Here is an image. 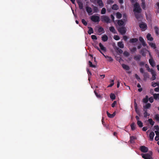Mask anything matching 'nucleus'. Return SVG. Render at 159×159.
Listing matches in <instances>:
<instances>
[{
  "label": "nucleus",
  "mask_w": 159,
  "mask_h": 159,
  "mask_svg": "<svg viewBox=\"0 0 159 159\" xmlns=\"http://www.w3.org/2000/svg\"><path fill=\"white\" fill-rule=\"evenodd\" d=\"M139 27L141 28L142 31H144L146 29L147 26L146 24L144 23H142L139 25Z\"/></svg>",
  "instance_id": "obj_8"
},
{
  "label": "nucleus",
  "mask_w": 159,
  "mask_h": 159,
  "mask_svg": "<svg viewBox=\"0 0 159 159\" xmlns=\"http://www.w3.org/2000/svg\"><path fill=\"white\" fill-rule=\"evenodd\" d=\"M133 11L135 14L136 18L138 19L139 17L137 15V13H140L141 11V9L140 8L139 4L138 3H136L134 4V7Z\"/></svg>",
  "instance_id": "obj_1"
},
{
  "label": "nucleus",
  "mask_w": 159,
  "mask_h": 159,
  "mask_svg": "<svg viewBox=\"0 0 159 159\" xmlns=\"http://www.w3.org/2000/svg\"><path fill=\"white\" fill-rule=\"evenodd\" d=\"M116 17L117 19H120L122 17V15L120 13L118 12L116 13Z\"/></svg>",
  "instance_id": "obj_26"
},
{
  "label": "nucleus",
  "mask_w": 159,
  "mask_h": 159,
  "mask_svg": "<svg viewBox=\"0 0 159 159\" xmlns=\"http://www.w3.org/2000/svg\"><path fill=\"white\" fill-rule=\"evenodd\" d=\"M140 71L141 73H144V70L142 68L140 69Z\"/></svg>",
  "instance_id": "obj_63"
},
{
  "label": "nucleus",
  "mask_w": 159,
  "mask_h": 159,
  "mask_svg": "<svg viewBox=\"0 0 159 159\" xmlns=\"http://www.w3.org/2000/svg\"><path fill=\"white\" fill-rule=\"evenodd\" d=\"M89 66L91 67H92L93 68L96 67L95 66L93 65L92 62L91 61H89Z\"/></svg>",
  "instance_id": "obj_38"
},
{
  "label": "nucleus",
  "mask_w": 159,
  "mask_h": 159,
  "mask_svg": "<svg viewBox=\"0 0 159 159\" xmlns=\"http://www.w3.org/2000/svg\"><path fill=\"white\" fill-rule=\"evenodd\" d=\"M150 106L151 104L150 103H148L146 104L145 106L143 107L144 110L145 111V109L148 108L150 107Z\"/></svg>",
  "instance_id": "obj_33"
},
{
  "label": "nucleus",
  "mask_w": 159,
  "mask_h": 159,
  "mask_svg": "<svg viewBox=\"0 0 159 159\" xmlns=\"http://www.w3.org/2000/svg\"><path fill=\"white\" fill-rule=\"evenodd\" d=\"M86 10L89 15H90L91 14L92 9L91 7H86Z\"/></svg>",
  "instance_id": "obj_12"
},
{
  "label": "nucleus",
  "mask_w": 159,
  "mask_h": 159,
  "mask_svg": "<svg viewBox=\"0 0 159 159\" xmlns=\"http://www.w3.org/2000/svg\"><path fill=\"white\" fill-rule=\"evenodd\" d=\"M148 96H146L144 98L143 100V102L146 103L148 102Z\"/></svg>",
  "instance_id": "obj_25"
},
{
  "label": "nucleus",
  "mask_w": 159,
  "mask_h": 159,
  "mask_svg": "<svg viewBox=\"0 0 159 159\" xmlns=\"http://www.w3.org/2000/svg\"><path fill=\"white\" fill-rule=\"evenodd\" d=\"M122 66L123 68L124 69H125V70H129V67L128 66H127L125 64H122Z\"/></svg>",
  "instance_id": "obj_23"
},
{
  "label": "nucleus",
  "mask_w": 159,
  "mask_h": 159,
  "mask_svg": "<svg viewBox=\"0 0 159 159\" xmlns=\"http://www.w3.org/2000/svg\"><path fill=\"white\" fill-rule=\"evenodd\" d=\"M134 107H135V111L137 113H138V110H137V104L136 103V102L135 99H134Z\"/></svg>",
  "instance_id": "obj_40"
},
{
  "label": "nucleus",
  "mask_w": 159,
  "mask_h": 159,
  "mask_svg": "<svg viewBox=\"0 0 159 159\" xmlns=\"http://www.w3.org/2000/svg\"><path fill=\"white\" fill-rule=\"evenodd\" d=\"M131 127L132 130H134L135 129V126L134 123H133L131 125Z\"/></svg>",
  "instance_id": "obj_35"
},
{
  "label": "nucleus",
  "mask_w": 159,
  "mask_h": 159,
  "mask_svg": "<svg viewBox=\"0 0 159 159\" xmlns=\"http://www.w3.org/2000/svg\"><path fill=\"white\" fill-rule=\"evenodd\" d=\"M94 93L95 95L98 98H102V96L99 94H98L97 93L95 92V91H94Z\"/></svg>",
  "instance_id": "obj_42"
},
{
  "label": "nucleus",
  "mask_w": 159,
  "mask_h": 159,
  "mask_svg": "<svg viewBox=\"0 0 159 159\" xmlns=\"http://www.w3.org/2000/svg\"><path fill=\"white\" fill-rule=\"evenodd\" d=\"M149 101L151 103H152L153 101V98L152 97H150L149 98Z\"/></svg>",
  "instance_id": "obj_49"
},
{
  "label": "nucleus",
  "mask_w": 159,
  "mask_h": 159,
  "mask_svg": "<svg viewBox=\"0 0 159 159\" xmlns=\"http://www.w3.org/2000/svg\"><path fill=\"white\" fill-rule=\"evenodd\" d=\"M136 139V137L134 136H131L130 137V142L131 143L134 142V140Z\"/></svg>",
  "instance_id": "obj_27"
},
{
  "label": "nucleus",
  "mask_w": 159,
  "mask_h": 159,
  "mask_svg": "<svg viewBox=\"0 0 159 159\" xmlns=\"http://www.w3.org/2000/svg\"><path fill=\"white\" fill-rule=\"evenodd\" d=\"M153 95L155 99H159V93H155L153 94Z\"/></svg>",
  "instance_id": "obj_24"
},
{
  "label": "nucleus",
  "mask_w": 159,
  "mask_h": 159,
  "mask_svg": "<svg viewBox=\"0 0 159 159\" xmlns=\"http://www.w3.org/2000/svg\"><path fill=\"white\" fill-rule=\"evenodd\" d=\"M118 8V6L116 4H114L112 6V9L113 10H116Z\"/></svg>",
  "instance_id": "obj_31"
},
{
  "label": "nucleus",
  "mask_w": 159,
  "mask_h": 159,
  "mask_svg": "<svg viewBox=\"0 0 159 159\" xmlns=\"http://www.w3.org/2000/svg\"><path fill=\"white\" fill-rule=\"evenodd\" d=\"M154 30L155 31L156 33L157 34H159V29L157 27H154Z\"/></svg>",
  "instance_id": "obj_36"
},
{
  "label": "nucleus",
  "mask_w": 159,
  "mask_h": 159,
  "mask_svg": "<svg viewBox=\"0 0 159 159\" xmlns=\"http://www.w3.org/2000/svg\"><path fill=\"white\" fill-rule=\"evenodd\" d=\"M143 76H144V80H146L147 78H149V75L146 73H145L143 74Z\"/></svg>",
  "instance_id": "obj_21"
},
{
  "label": "nucleus",
  "mask_w": 159,
  "mask_h": 159,
  "mask_svg": "<svg viewBox=\"0 0 159 159\" xmlns=\"http://www.w3.org/2000/svg\"><path fill=\"white\" fill-rule=\"evenodd\" d=\"M155 135V134L154 132H151L149 135V137L150 138V140L151 141H152L153 139V138Z\"/></svg>",
  "instance_id": "obj_13"
},
{
  "label": "nucleus",
  "mask_w": 159,
  "mask_h": 159,
  "mask_svg": "<svg viewBox=\"0 0 159 159\" xmlns=\"http://www.w3.org/2000/svg\"><path fill=\"white\" fill-rule=\"evenodd\" d=\"M118 46L121 48H123L124 47V45L122 42H120L118 43Z\"/></svg>",
  "instance_id": "obj_22"
},
{
  "label": "nucleus",
  "mask_w": 159,
  "mask_h": 159,
  "mask_svg": "<svg viewBox=\"0 0 159 159\" xmlns=\"http://www.w3.org/2000/svg\"><path fill=\"white\" fill-rule=\"evenodd\" d=\"M82 23L85 25H86L87 24V23L84 19H83L82 20Z\"/></svg>",
  "instance_id": "obj_48"
},
{
  "label": "nucleus",
  "mask_w": 159,
  "mask_h": 159,
  "mask_svg": "<svg viewBox=\"0 0 159 159\" xmlns=\"http://www.w3.org/2000/svg\"><path fill=\"white\" fill-rule=\"evenodd\" d=\"M148 121L150 124L153 125L154 124V122L153 121L152 119H148Z\"/></svg>",
  "instance_id": "obj_37"
},
{
  "label": "nucleus",
  "mask_w": 159,
  "mask_h": 159,
  "mask_svg": "<svg viewBox=\"0 0 159 159\" xmlns=\"http://www.w3.org/2000/svg\"><path fill=\"white\" fill-rule=\"evenodd\" d=\"M138 41V39L136 38L132 39L130 40V42L131 43H134Z\"/></svg>",
  "instance_id": "obj_34"
},
{
  "label": "nucleus",
  "mask_w": 159,
  "mask_h": 159,
  "mask_svg": "<svg viewBox=\"0 0 159 159\" xmlns=\"http://www.w3.org/2000/svg\"><path fill=\"white\" fill-rule=\"evenodd\" d=\"M89 30L88 32V33L89 34H91L93 33V29L91 27H89Z\"/></svg>",
  "instance_id": "obj_28"
},
{
  "label": "nucleus",
  "mask_w": 159,
  "mask_h": 159,
  "mask_svg": "<svg viewBox=\"0 0 159 159\" xmlns=\"http://www.w3.org/2000/svg\"><path fill=\"white\" fill-rule=\"evenodd\" d=\"M149 45L151 47L153 48V49H155L156 48V45L155 43H149Z\"/></svg>",
  "instance_id": "obj_30"
},
{
  "label": "nucleus",
  "mask_w": 159,
  "mask_h": 159,
  "mask_svg": "<svg viewBox=\"0 0 159 159\" xmlns=\"http://www.w3.org/2000/svg\"><path fill=\"white\" fill-rule=\"evenodd\" d=\"M101 20L106 23H110V20L108 17L105 16H102L101 17Z\"/></svg>",
  "instance_id": "obj_6"
},
{
  "label": "nucleus",
  "mask_w": 159,
  "mask_h": 159,
  "mask_svg": "<svg viewBox=\"0 0 159 159\" xmlns=\"http://www.w3.org/2000/svg\"><path fill=\"white\" fill-rule=\"evenodd\" d=\"M149 61L150 65L152 67H154L155 66L154 62L152 58L150 59Z\"/></svg>",
  "instance_id": "obj_18"
},
{
  "label": "nucleus",
  "mask_w": 159,
  "mask_h": 159,
  "mask_svg": "<svg viewBox=\"0 0 159 159\" xmlns=\"http://www.w3.org/2000/svg\"><path fill=\"white\" fill-rule=\"evenodd\" d=\"M141 43H142L143 45L144 46H145L147 45V44H146V43L144 41H143V42H142Z\"/></svg>",
  "instance_id": "obj_61"
},
{
  "label": "nucleus",
  "mask_w": 159,
  "mask_h": 159,
  "mask_svg": "<svg viewBox=\"0 0 159 159\" xmlns=\"http://www.w3.org/2000/svg\"><path fill=\"white\" fill-rule=\"evenodd\" d=\"M91 38L93 39H95L96 40L97 39V38L96 36L95 35H92L91 36Z\"/></svg>",
  "instance_id": "obj_52"
},
{
  "label": "nucleus",
  "mask_w": 159,
  "mask_h": 159,
  "mask_svg": "<svg viewBox=\"0 0 159 159\" xmlns=\"http://www.w3.org/2000/svg\"><path fill=\"white\" fill-rule=\"evenodd\" d=\"M154 90L156 92H159V88L157 87V88H155V89Z\"/></svg>",
  "instance_id": "obj_59"
},
{
  "label": "nucleus",
  "mask_w": 159,
  "mask_h": 159,
  "mask_svg": "<svg viewBox=\"0 0 159 159\" xmlns=\"http://www.w3.org/2000/svg\"><path fill=\"white\" fill-rule=\"evenodd\" d=\"M155 132L156 135H159V132L158 131H155Z\"/></svg>",
  "instance_id": "obj_64"
},
{
  "label": "nucleus",
  "mask_w": 159,
  "mask_h": 159,
  "mask_svg": "<svg viewBox=\"0 0 159 159\" xmlns=\"http://www.w3.org/2000/svg\"><path fill=\"white\" fill-rule=\"evenodd\" d=\"M118 30L121 34H124L126 32V29L125 27H120L118 29Z\"/></svg>",
  "instance_id": "obj_7"
},
{
  "label": "nucleus",
  "mask_w": 159,
  "mask_h": 159,
  "mask_svg": "<svg viewBox=\"0 0 159 159\" xmlns=\"http://www.w3.org/2000/svg\"><path fill=\"white\" fill-rule=\"evenodd\" d=\"M93 10L95 12H97L98 11V8L96 7H93Z\"/></svg>",
  "instance_id": "obj_57"
},
{
  "label": "nucleus",
  "mask_w": 159,
  "mask_h": 159,
  "mask_svg": "<svg viewBox=\"0 0 159 159\" xmlns=\"http://www.w3.org/2000/svg\"><path fill=\"white\" fill-rule=\"evenodd\" d=\"M114 39L116 40H118L120 39V37L117 35H115L114 36Z\"/></svg>",
  "instance_id": "obj_47"
},
{
  "label": "nucleus",
  "mask_w": 159,
  "mask_h": 159,
  "mask_svg": "<svg viewBox=\"0 0 159 159\" xmlns=\"http://www.w3.org/2000/svg\"><path fill=\"white\" fill-rule=\"evenodd\" d=\"M114 1L113 0H108L107 1V3L109 4L113 3Z\"/></svg>",
  "instance_id": "obj_58"
},
{
  "label": "nucleus",
  "mask_w": 159,
  "mask_h": 159,
  "mask_svg": "<svg viewBox=\"0 0 159 159\" xmlns=\"http://www.w3.org/2000/svg\"><path fill=\"white\" fill-rule=\"evenodd\" d=\"M137 124L140 127H142L143 126V123L140 120L137 121Z\"/></svg>",
  "instance_id": "obj_29"
},
{
  "label": "nucleus",
  "mask_w": 159,
  "mask_h": 159,
  "mask_svg": "<svg viewBox=\"0 0 159 159\" xmlns=\"http://www.w3.org/2000/svg\"><path fill=\"white\" fill-rule=\"evenodd\" d=\"M139 41H140V42L142 43V42H143V41H144V40L143 39V38L142 37H140L139 38Z\"/></svg>",
  "instance_id": "obj_56"
},
{
  "label": "nucleus",
  "mask_w": 159,
  "mask_h": 159,
  "mask_svg": "<svg viewBox=\"0 0 159 159\" xmlns=\"http://www.w3.org/2000/svg\"><path fill=\"white\" fill-rule=\"evenodd\" d=\"M140 150L143 152H146L148 151V148L144 146H142L140 147Z\"/></svg>",
  "instance_id": "obj_10"
},
{
  "label": "nucleus",
  "mask_w": 159,
  "mask_h": 159,
  "mask_svg": "<svg viewBox=\"0 0 159 159\" xmlns=\"http://www.w3.org/2000/svg\"><path fill=\"white\" fill-rule=\"evenodd\" d=\"M99 45L101 49V51L102 50L104 52H106V48L104 47L101 43H100Z\"/></svg>",
  "instance_id": "obj_11"
},
{
  "label": "nucleus",
  "mask_w": 159,
  "mask_h": 159,
  "mask_svg": "<svg viewBox=\"0 0 159 159\" xmlns=\"http://www.w3.org/2000/svg\"><path fill=\"white\" fill-rule=\"evenodd\" d=\"M97 3L99 6L101 7H102L103 6V3L102 0H98Z\"/></svg>",
  "instance_id": "obj_17"
},
{
  "label": "nucleus",
  "mask_w": 159,
  "mask_h": 159,
  "mask_svg": "<svg viewBox=\"0 0 159 159\" xmlns=\"http://www.w3.org/2000/svg\"><path fill=\"white\" fill-rule=\"evenodd\" d=\"M106 12V9L104 8H102V10L101 11V14H103L105 13Z\"/></svg>",
  "instance_id": "obj_44"
},
{
  "label": "nucleus",
  "mask_w": 159,
  "mask_h": 159,
  "mask_svg": "<svg viewBox=\"0 0 159 159\" xmlns=\"http://www.w3.org/2000/svg\"><path fill=\"white\" fill-rule=\"evenodd\" d=\"M155 118L157 120H159V115H156L155 116Z\"/></svg>",
  "instance_id": "obj_51"
},
{
  "label": "nucleus",
  "mask_w": 159,
  "mask_h": 159,
  "mask_svg": "<svg viewBox=\"0 0 159 159\" xmlns=\"http://www.w3.org/2000/svg\"><path fill=\"white\" fill-rule=\"evenodd\" d=\"M152 86H153V87H155L157 85H158V84L157 83H155V82H153L152 83Z\"/></svg>",
  "instance_id": "obj_46"
},
{
  "label": "nucleus",
  "mask_w": 159,
  "mask_h": 159,
  "mask_svg": "<svg viewBox=\"0 0 159 159\" xmlns=\"http://www.w3.org/2000/svg\"><path fill=\"white\" fill-rule=\"evenodd\" d=\"M102 55L106 58L107 59V60L108 61H113V59L111 57H109L108 56H106L103 53L102 54Z\"/></svg>",
  "instance_id": "obj_15"
},
{
  "label": "nucleus",
  "mask_w": 159,
  "mask_h": 159,
  "mask_svg": "<svg viewBox=\"0 0 159 159\" xmlns=\"http://www.w3.org/2000/svg\"><path fill=\"white\" fill-rule=\"evenodd\" d=\"M73 4L75 3V0H70ZM77 2L78 3L79 8L80 9H81L83 8V6L82 2L80 0H76Z\"/></svg>",
  "instance_id": "obj_5"
},
{
  "label": "nucleus",
  "mask_w": 159,
  "mask_h": 159,
  "mask_svg": "<svg viewBox=\"0 0 159 159\" xmlns=\"http://www.w3.org/2000/svg\"><path fill=\"white\" fill-rule=\"evenodd\" d=\"M142 157L144 159H152V152H149L148 153L146 154H141Z\"/></svg>",
  "instance_id": "obj_2"
},
{
  "label": "nucleus",
  "mask_w": 159,
  "mask_h": 159,
  "mask_svg": "<svg viewBox=\"0 0 159 159\" xmlns=\"http://www.w3.org/2000/svg\"><path fill=\"white\" fill-rule=\"evenodd\" d=\"M148 70L151 72L152 75V77L151 78V80H154L156 79V72L154 70L150 69L149 67H148Z\"/></svg>",
  "instance_id": "obj_3"
},
{
  "label": "nucleus",
  "mask_w": 159,
  "mask_h": 159,
  "mask_svg": "<svg viewBox=\"0 0 159 159\" xmlns=\"http://www.w3.org/2000/svg\"><path fill=\"white\" fill-rule=\"evenodd\" d=\"M155 140L157 141L159 140V135H156L155 138Z\"/></svg>",
  "instance_id": "obj_55"
},
{
  "label": "nucleus",
  "mask_w": 159,
  "mask_h": 159,
  "mask_svg": "<svg viewBox=\"0 0 159 159\" xmlns=\"http://www.w3.org/2000/svg\"><path fill=\"white\" fill-rule=\"evenodd\" d=\"M116 104V101H114L113 103L111 104V107H114L115 105Z\"/></svg>",
  "instance_id": "obj_53"
},
{
  "label": "nucleus",
  "mask_w": 159,
  "mask_h": 159,
  "mask_svg": "<svg viewBox=\"0 0 159 159\" xmlns=\"http://www.w3.org/2000/svg\"><path fill=\"white\" fill-rule=\"evenodd\" d=\"M87 71L88 74L89 75H91V72L89 71V70L88 68L87 69Z\"/></svg>",
  "instance_id": "obj_60"
},
{
  "label": "nucleus",
  "mask_w": 159,
  "mask_h": 159,
  "mask_svg": "<svg viewBox=\"0 0 159 159\" xmlns=\"http://www.w3.org/2000/svg\"><path fill=\"white\" fill-rule=\"evenodd\" d=\"M107 113L108 117L111 118H113L116 115V112H114L112 114H111L108 111L107 112Z\"/></svg>",
  "instance_id": "obj_14"
},
{
  "label": "nucleus",
  "mask_w": 159,
  "mask_h": 159,
  "mask_svg": "<svg viewBox=\"0 0 159 159\" xmlns=\"http://www.w3.org/2000/svg\"><path fill=\"white\" fill-rule=\"evenodd\" d=\"M110 84L108 86V87H110L112 86L114 84V80H112L110 81Z\"/></svg>",
  "instance_id": "obj_39"
},
{
  "label": "nucleus",
  "mask_w": 159,
  "mask_h": 159,
  "mask_svg": "<svg viewBox=\"0 0 159 159\" xmlns=\"http://www.w3.org/2000/svg\"><path fill=\"white\" fill-rule=\"evenodd\" d=\"M147 129L148 128L147 127H144L143 128V131H146Z\"/></svg>",
  "instance_id": "obj_62"
},
{
  "label": "nucleus",
  "mask_w": 159,
  "mask_h": 159,
  "mask_svg": "<svg viewBox=\"0 0 159 159\" xmlns=\"http://www.w3.org/2000/svg\"><path fill=\"white\" fill-rule=\"evenodd\" d=\"M142 7L143 9H144L145 8V2L144 0H142Z\"/></svg>",
  "instance_id": "obj_43"
},
{
  "label": "nucleus",
  "mask_w": 159,
  "mask_h": 159,
  "mask_svg": "<svg viewBox=\"0 0 159 159\" xmlns=\"http://www.w3.org/2000/svg\"><path fill=\"white\" fill-rule=\"evenodd\" d=\"M147 38L148 40L152 41L153 40V38L151 36V34H148L147 36Z\"/></svg>",
  "instance_id": "obj_19"
},
{
  "label": "nucleus",
  "mask_w": 159,
  "mask_h": 159,
  "mask_svg": "<svg viewBox=\"0 0 159 159\" xmlns=\"http://www.w3.org/2000/svg\"><path fill=\"white\" fill-rule=\"evenodd\" d=\"M102 39L103 41L106 42L108 40V37L107 35H104L102 36Z\"/></svg>",
  "instance_id": "obj_20"
},
{
  "label": "nucleus",
  "mask_w": 159,
  "mask_h": 159,
  "mask_svg": "<svg viewBox=\"0 0 159 159\" xmlns=\"http://www.w3.org/2000/svg\"><path fill=\"white\" fill-rule=\"evenodd\" d=\"M109 30L111 32L115 34L116 33V31L114 27L113 26L110 27L109 28Z\"/></svg>",
  "instance_id": "obj_16"
},
{
  "label": "nucleus",
  "mask_w": 159,
  "mask_h": 159,
  "mask_svg": "<svg viewBox=\"0 0 159 159\" xmlns=\"http://www.w3.org/2000/svg\"><path fill=\"white\" fill-rule=\"evenodd\" d=\"M141 57V56L140 55H137L135 56L134 57V59L136 60H139Z\"/></svg>",
  "instance_id": "obj_41"
},
{
  "label": "nucleus",
  "mask_w": 159,
  "mask_h": 159,
  "mask_svg": "<svg viewBox=\"0 0 159 159\" xmlns=\"http://www.w3.org/2000/svg\"><path fill=\"white\" fill-rule=\"evenodd\" d=\"M98 31L100 32H101V33H104V31L102 27H100L98 29Z\"/></svg>",
  "instance_id": "obj_45"
},
{
  "label": "nucleus",
  "mask_w": 159,
  "mask_h": 159,
  "mask_svg": "<svg viewBox=\"0 0 159 159\" xmlns=\"http://www.w3.org/2000/svg\"><path fill=\"white\" fill-rule=\"evenodd\" d=\"M144 116L145 117H147L148 116H149V114L146 111H145L144 113Z\"/></svg>",
  "instance_id": "obj_54"
},
{
  "label": "nucleus",
  "mask_w": 159,
  "mask_h": 159,
  "mask_svg": "<svg viewBox=\"0 0 159 159\" xmlns=\"http://www.w3.org/2000/svg\"><path fill=\"white\" fill-rule=\"evenodd\" d=\"M110 97L112 100H113L115 99L116 96L114 94L111 93L110 95Z\"/></svg>",
  "instance_id": "obj_32"
},
{
  "label": "nucleus",
  "mask_w": 159,
  "mask_h": 159,
  "mask_svg": "<svg viewBox=\"0 0 159 159\" xmlns=\"http://www.w3.org/2000/svg\"><path fill=\"white\" fill-rule=\"evenodd\" d=\"M126 19H124L123 20H119L118 21V24L119 25L121 26L124 25L125 22H126Z\"/></svg>",
  "instance_id": "obj_9"
},
{
  "label": "nucleus",
  "mask_w": 159,
  "mask_h": 159,
  "mask_svg": "<svg viewBox=\"0 0 159 159\" xmlns=\"http://www.w3.org/2000/svg\"><path fill=\"white\" fill-rule=\"evenodd\" d=\"M91 20L94 22H98L99 21V17L97 15H94L90 17Z\"/></svg>",
  "instance_id": "obj_4"
},
{
  "label": "nucleus",
  "mask_w": 159,
  "mask_h": 159,
  "mask_svg": "<svg viewBox=\"0 0 159 159\" xmlns=\"http://www.w3.org/2000/svg\"><path fill=\"white\" fill-rule=\"evenodd\" d=\"M124 55L126 56H128L129 55V53L127 51L123 53Z\"/></svg>",
  "instance_id": "obj_50"
}]
</instances>
